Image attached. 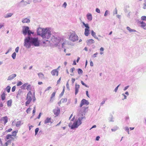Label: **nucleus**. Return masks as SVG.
Instances as JSON below:
<instances>
[{
	"label": "nucleus",
	"instance_id": "obj_46",
	"mask_svg": "<svg viewBox=\"0 0 146 146\" xmlns=\"http://www.w3.org/2000/svg\"><path fill=\"white\" fill-rule=\"evenodd\" d=\"M84 26L86 27L85 29H90V27L89 26V25L88 24H86L84 25Z\"/></svg>",
	"mask_w": 146,
	"mask_h": 146
},
{
	"label": "nucleus",
	"instance_id": "obj_23",
	"mask_svg": "<svg viewBox=\"0 0 146 146\" xmlns=\"http://www.w3.org/2000/svg\"><path fill=\"white\" fill-rule=\"evenodd\" d=\"M140 23L141 25V27L142 28H144L146 26V23L143 21H140Z\"/></svg>",
	"mask_w": 146,
	"mask_h": 146
},
{
	"label": "nucleus",
	"instance_id": "obj_10",
	"mask_svg": "<svg viewBox=\"0 0 146 146\" xmlns=\"http://www.w3.org/2000/svg\"><path fill=\"white\" fill-rule=\"evenodd\" d=\"M60 112V109L58 107L57 108V109H55L53 110V112L54 114L57 116L59 114Z\"/></svg>",
	"mask_w": 146,
	"mask_h": 146
},
{
	"label": "nucleus",
	"instance_id": "obj_4",
	"mask_svg": "<svg viewBox=\"0 0 146 146\" xmlns=\"http://www.w3.org/2000/svg\"><path fill=\"white\" fill-rule=\"evenodd\" d=\"M85 119L86 117H79L77 120L74 122L72 125H71L70 124L68 125V126L70 127L71 129H74L75 128H77L80 124H81L82 122L81 121L83 119Z\"/></svg>",
	"mask_w": 146,
	"mask_h": 146
},
{
	"label": "nucleus",
	"instance_id": "obj_40",
	"mask_svg": "<svg viewBox=\"0 0 146 146\" xmlns=\"http://www.w3.org/2000/svg\"><path fill=\"white\" fill-rule=\"evenodd\" d=\"M109 13V11L108 10H106L104 16L106 17Z\"/></svg>",
	"mask_w": 146,
	"mask_h": 146
},
{
	"label": "nucleus",
	"instance_id": "obj_44",
	"mask_svg": "<svg viewBox=\"0 0 146 146\" xmlns=\"http://www.w3.org/2000/svg\"><path fill=\"white\" fill-rule=\"evenodd\" d=\"M117 13V8H115V10L113 11V15L116 14Z\"/></svg>",
	"mask_w": 146,
	"mask_h": 146
},
{
	"label": "nucleus",
	"instance_id": "obj_54",
	"mask_svg": "<svg viewBox=\"0 0 146 146\" xmlns=\"http://www.w3.org/2000/svg\"><path fill=\"white\" fill-rule=\"evenodd\" d=\"M96 11L98 13H100V9L98 8H97L96 9Z\"/></svg>",
	"mask_w": 146,
	"mask_h": 146
},
{
	"label": "nucleus",
	"instance_id": "obj_36",
	"mask_svg": "<svg viewBox=\"0 0 146 146\" xmlns=\"http://www.w3.org/2000/svg\"><path fill=\"white\" fill-rule=\"evenodd\" d=\"M78 73L79 74H82L83 73V71L80 68H78Z\"/></svg>",
	"mask_w": 146,
	"mask_h": 146
},
{
	"label": "nucleus",
	"instance_id": "obj_19",
	"mask_svg": "<svg viewBox=\"0 0 146 146\" xmlns=\"http://www.w3.org/2000/svg\"><path fill=\"white\" fill-rule=\"evenodd\" d=\"M13 14L11 13H8L6 15H4V17L5 18H9L11 17Z\"/></svg>",
	"mask_w": 146,
	"mask_h": 146
},
{
	"label": "nucleus",
	"instance_id": "obj_18",
	"mask_svg": "<svg viewBox=\"0 0 146 146\" xmlns=\"http://www.w3.org/2000/svg\"><path fill=\"white\" fill-rule=\"evenodd\" d=\"M30 20L28 19H27V18H26L23 19L22 21L23 23H29L30 22Z\"/></svg>",
	"mask_w": 146,
	"mask_h": 146
},
{
	"label": "nucleus",
	"instance_id": "obj_38",
	"mask_svg": "<svg viewBox=\"0 0 146 146\" xmlns=\"http://www.w3.org/2000/svg\"><path fill=\"white\" fill-rule=\"evenodd\" d=\"M67 99L66 98H62L61 100V101L62 103H64L66 102L67 101Z\"/></svg>",
	"mask_w": 146,
	"mask_h": 146
},
{
	"label": "nucleus",
	"instance_id": "obj_28",
	"mask_svg": "<svg viewBox=\"0 0 146 146\" xmlns=\"http://www.w3.org/2000/svg\"><path fill=\"white\" fill-rule=\"evenodd\" d=\"M18 132V131H15L13 132H12V134L11 135H12V136H15L16 135V134Z\"/></svg>",
	"mask_w": 146,
	"mask_h": 146
},
{
	"label": "nucleus",
	"instance_id": "obj_26",
	"mask_svg": "<svg viewBox=\"0 0 146 146\" xmlns=\"http://www.w3.org/2000/svg\"><path fill=\"white\" fill-rule=\"evenodd\" d=\"M21 121H17L16 123V126L17 127H19L21 125Z\"/></svg>",
	"mask_w": 146,
	"mask_h": 146
},
{
	"label": "nucleus",
	"instance_id": "obj_45",
	"mask_svg": "<svg viewBox=\"0 0 146 146\" xmlns=\"http://www.w3.org/2000/svg\"><path fill=\"white\" fill-rule=\"evenodd\" d=\"M12 135L10 134H8L6 136V138L7 139H9L11 138Z\"/></svg>",
	"mask_w": 146,
	"mask_h": 146
},
{
	"label": "nucleus",
	"instance_id": "obj_52",
	"mask_svg": "<svg viewBox=\"0 0 146 146\" xmlns=\"http://www.w3.org/2000/svg\"><path fill=\"white\" fill-rule=\"evenodd\" d=\"M16 88V87L15 86H13L12 88V90H11L12 91V92H14Z\"/></svg>",
	"mask_w": 146,
	"mask_h": 146
},
{
	"label": "nucleus",
	"instance_id": "obj_62",
	"mask_svg": "<svg viewBox=\"0 0 146 146\" xmlns=\"http://www.w3.org/2000/svg\"><path fill=\"white\" fill-rule=\"evenodd\" d=\"M19 47L18 46L15 49V51L16 52H18L19 51Z\"/></svg>",
	"mask_w": 146,
	"mask_h": 146
},
{
	"label": "nucleus",
	"instance_id": "obj_53",
	"mask_svg": "<svg viewBox=\"0 0 146 146\" xmlns=\"http://www.w3.org/2000/svg\"><path fill=\"white\" fill-rule=\"evenodd\" d=\"M67 6V3L66 2H64L62 5V7L65 8Z\"/></svg>",
	"mask_w": 146,
	"mask_h": 146
},
{
	"label": "nucleus",
	"instance_id": "obj_5",
	"mask_svg": "<svg viewBox=\"0 0 146 146\" xmlns=\"http://www.w3.org/2000/svg\"><path fill=\"white\" fill-rule=\"evenodd\" d=\"M70 35L69 37V39L71 41L74 42L78 40V37L76 34L75 32L71 31L70 32Z\"/></svg>",
	"mask_w": 146,
	"mask_h": 146
},
{
	"label": "nucleus",
	"instance_id": "obj_48",
	"mask_svg": "<svg viewBox=\"0 0 146 146\" xmlns=\"http://www.w3.org/2000/svg\"><path fill=\"white\" fill-rule=\"evenodd\" d=\"M39 128H36L35 130V135H36L37 133H38V131H39Z\"/></svg>",
	"mask_w": 146,
	"mask_h": 146
},
{
	"label": "nucleus",
	"instance_id": "obj_27",
	"mask_svg": "<svg viewBox=\"0 0 146 146\" xmlns=\"http://www.w3.org/2000/svg\"><path fill=\"white\" fill-rule=\"evenodd\" d=\"M119 129V127L116 126H114L113 129H111L112 131H115Z\"/></svg>",
	"mask_w": 146,
	"mask_h": 146
},
{
	"label": "nucleus",
	"instance_id": "obj_33",
	"mask_svg": "<svg viewBox=\"0 0 146 146\" xmlns=\"http://www.w3.org/2000/svg\"><path fill=\"white\" fill-rule=\"evenodd\" d=\"M107 100V98H104L103 99V101L101 103L100 105L101 106H102L104 103H105V102Z\"/></svg>",
	"mask_w": 146,
	"mask_h": 146
},
{
	"label": "nucleus",
	"instance_id": "obj_47",
	"mask_svg": "<svg viewBox=\"0 0 146 146\" xmlns=\"http://www.w3.org/2000/svg\"><path fill=\"white\" fill-rule=\"evenodd\" d=\"M125 130L127 131L128 134H129V129L128 127H126L125 128Z\"/></svg>",
	"mask_w": 146,
	"mask_h": 146
},
{
	"label": "nucleus",
	"instance_id": "obj_56",
	"mask_svg": "<svg viewBox=\"0 0 146 146\" xmlns=\"http://www.w3.org/2000/svg\"><path fill=\"white\" fill-rule=\"evenodd\" d=\"M33 95H34V96H33V102H34L36 100V98L35 97V95L34 92V93Z\"/></svg>",
	"mask_w": 146,
	"mask_h": 146
},
{
	"label": "nucleus",
	"instance_id": "obj_39",
	"mask_svg": "<svg viewBox=\"0 0 146 146\" xmlns=\"http://www.w3.org/2000/svg\"><path fill=\"white\" fill-rule=\"evenodd\" d=\"M69 81V80L67 81L66 84V88H67V89L69 90H70V87H69V84H68Z\"/></svg>",
	"mask_w": 146,
	"mask_h": 146
},
{
	"label": "nucleus",
	"instance_id": "obj_25",
	"mask_svg": "<svg viewBox=\"0 0 146 146\" xmlns=\"http://www.w3.org/2000/svg\"><path fill=\"white\" fill-rule=\"evenodd\" d=\"M65 88V87L64 86L62 92H61V94L59 95V97H60V98H61L63 95L64 92Z\"/></svg>",
	"mask_w": 146,
	"mask_h": 146
},
{
	"label": "nucleus",
	"instance_id": "obj_17",
	"mask_svg": "<svg viewBox=\"0 0 146 146\" xmlns=\"http://www.w3.org/2000/svg\"><path fill=\"white\" fill-rule=\"evenodd\" d=\"M1 120L3 121L5 124L8 121V117L7 116L3 117L2 118Z\"/></svg>",
	"mask_w": 146,
	"mask_h": 146
},
{
	"label": "nucleus",
	"instance_id": "obj_59",
	"mask_svg": "<svg viewBox=\"0 0 146 146\" xmlns=\"http://www.w3.org/2000/svg\"><path fill=\"white\" fill-rule=\"evenodd\" d=\"M11 140H9L8 141H7L6 142V144H8V145L11 144Z\"/></svg>",
	"mask_w": 146,
	"mask_h": 146
},
{
	"label": "nucleus",
	"instance_id": "obj_55",
	"mask_svg": "<svg viewBox=\"0 0 146 146\" xmlns=\"http://www.w3.org/2000/svg\"><path fill=\"white\" fill-rule=\"evenodd\" d=\"M30 3H27V1H24V3H23V5L24 6H26V5L27 4H30Z\"/></svg>",
	"mask_w": 146,
	"mask_h": 146
},
{
	"label": "nucleus",
	"instance_id": "obj_30",
	"mask_svg": "<svg viewBox=\"0 0 146 146\" xmlns=\"http://www.w3.org/2000/svg\"><path fill=\"white\" fill-rule=\"evenodd\" d=\"M113 116L112 115H110V116L109 117L108 119L110 122H113L114 121L113 120Z\"/></svg>",
	"mask_w": 146,
	"mask_h": 146
},
{
	"label": "nucleus",
	"instance_id": "obj_7",
	"mask_svg": "<svg viewBox=\"0 0 146 146\" xmlns=\"http://www.w3.org/2000/svg\"><path fill=\"white\" fill-rule=\"evenodd\" d=\"M88 108L87 107H84L83 108H82L83 110L82 112L81 111V109H78V116L80 117L81 116V117H83V115H85L86 111ZM84 117L85 116H84Z\"/></svg>",
	"mask_w": 146,
	"mask_h": 146
},
{
	"label": "nucleus",
	"instance_id": "obj_15",
	"mask_svg": "<svg viewBox=\"0 0 146 146\" xmlns=\"http://www.w3.org/2000/svg\"><path fill=\"white\" fill-rule=\"evenodd\" d=\"M86 16L88 20L90 21H91L92 20V17L91 13H88L86 15Z\"/></svg>",
	"mask_w": 146,
	"mask_h": 146
},
{
	"label": "nucleus",
	"instance_id": "obj_2",
	"mask_svg": "<svg viewBox=\"0 0 146 146\" xmlns=\"http://www.w3.org/2000/svg\"><path fill=\"white\" fill-rule=\"evenodd\" d=\"M50 29L49 28L44 29L43 28L39 27L37 29V35L41 36L44 40L47 41L48 40H47L50 37L51 35Z\"/></svg>",
	"mask_w": 146,
	"mask_h": 146
},
{
	"label": "nucleus",
	"instance_id": "obj_8",
	"mask_svg": "<svg viewBox=\"0 0 146 146\" xmlns=\"http://www.w3.org/2000/svg\"><path fill=\"white\" fill-rule=\"evenodd\" d=\"M89 103L88 100L85 99H83L81 101V103L80 105V107H82L83 105H89Z\"/></svg>",
	"mask_w": 146,
	"mask_h": 146
},
{
	"label": "nucleus",
	"instance_id": "obj_13",
	"mask_svg": "<svg viewBox=\"0 0 146 146\" xmlns=\"http://www.w3.org/2000/svg\"><path fill=\"white\" fill-rule=\"evenodd\" d=\"M51 118H49L48 117H47L46 118V119L44 120V123L45 124H46L47 123H52V122L51 121Z\"/></svg>",
	"mask_w": 146,
	"mask_h": 146
},
{
	"label": "nucleus",
	"instance_id": "obj_51",
	"mask_svg": "<svg viewBox=\"0 0 146 146\" xmlns=\"http://www.w3.org/2000/svg\"><path fill=\"white\" fill-rule=\"evenodd\" d=\"M22 84V82H21V81H19L17 83V86H21Z\"/></svg>",
	"mask_w": 146,
	"mask_h": 146
},
{
	"label": "nucleus",
	"instance_id": "obj_21",
	"mask_svg": "<svg viewBox=\"0 0 146 146\" xmlns=\"http://www.w3.org/2000/svg\"><path fill=\"white\" fill-rule=\"evenodd\" d=\"M89 29H85L84 34L86 36H88L89 33Z\"/></svg>",
	"mask_w": 146,
	"mask_h": 146
},
{
	"label": "nucleus",
	"instance_id": "obj_22",
	"mask_svg": "<svg viewBox=\"0 0 146 146\" xmlns=\"http://www.w3.org/2000/svg\"><path fill=\"white\" fill-rule=\"evenodd\" d=\"M12 102V101L11 99L8 100L7 102V105L8 107H10L11 106V104Z\"/></svg>",
	"mask_w": 146,
	"mask_h": 146
},
{
	"label": "nucleus",
	"instance_id": "obj_57",
	"mask_svg": "<svg viewBox=\"0 0 146 146\" xmlns=\"http://www.w3.org/2000/svg\"><path fill=\"white\" fill-rule=\"evenodd\" d=\"M75 70V68H71L70 70V71L72 73H73V71Z\"/></svg>",
	"mask_w": 146,
	"mask_h": 146
},
{
	"label": "nucleus",
	"instance_id": "obj_64",
	"mask_svg": "<svg viewBox=\"0 0 146 146\" xmlns=\"http://www.w3.org/2000/svg\"><path fill=\"white\" fill-rule=\"evenodd\" d=\"M143 5V8L144 9H146V3H144Z\"/></svg>",
	"mask_w": 146,
	"mask_h": 146
},
{
	"label": "nucleus",
	"instance_id": "obj_1",
	"mask_svg": "<svg viewBox=\"0 0 146 146\" xmlns=\"http://www.w3.org/2000/svg\"><path fill=\"white\" fill-rule=\"evenodd\" d=\"M22 33L25 36L24 40V46L26 48H30L31 45L35 46H38L40 45V42L38 38L33 37L31 36V34L33 35L34 32L31 31L28 26L23 27Z\"/></svg>",
	"mask_w": 146,
	"mask_h": 146
},
{
	"label": "nucleus",
	"instance_id": "obj_24",
	"mask_svg": "<svg viewBox=\"0 0 146 146\" xmlns=\"http://www.w3.org/2000/svg\"><path fill=\"white\" fill-rule=\"evenodd\" d=\"M1 99L2 100H4L5 99V95L4 92H3L1 95Z\"/></svg>",
	"mask_w": 146,
	"mask_h": 146
},
{
	"label": "nucleus",
	"instance_id": "obj_60",
	"mask_svg": "<svg viewBox=\"0 0 146 146\" xmlns=\"http://www.w3.org/2000/svg\"><path fill=\"white\" fill-rule=\"evenodd\" d=\"M129 87V86L128 85L125 87L123 89V90L124 91L126 90Z\"/></svg>",
	"mask_w": 146,
	"mask_h": 146
},
{
	"label": "nucleus",
	"instance_id": "obj_34",
	"mask_svg": "<svg viewBox=\"0 0 146 146\" xmlns=\"http://www.w3.org/2000/svg\"><path fill=\"white\" fill-rule=\"evenodd\" d=\"M55 94H56V92H53L52 93V94L51 95V98H50L51 99H50V102L51 101V100H52V99L55 96Z\"/></svg>",
	"mask_w": 146,
	"mask_h": 146
},
{
	"label": "nucleus",
	"instance_id": "obj_63",
	"mask_svg": "<svg viewBox=\"0 0 146 146\" xmlns=\"http://www.w3.org/2000/svg\"><path fill=\"white\" fill-rule=\"evenodd\" d=\"M12 130V129L11 128H10L6 131V132H10Z\"/></svg>",
	"mask_w": 146,
	"mask_h": 146
},
{
	"label": "nucleus",
	"instance_id": "obj_58",
	"mask_svg": "<svg viewBox=\"0 0 146 146\" xmlns=\"http://www.w3.org/2000/svg\"><path fill=\"white\" fill-rule=\"evenodd\" d=\"M122 95L124 96V99H123L122 100H124V99H127V96L123 93L122 94Z\"/></svg>",
	"mask_w": 146,
	"mask_h": 146
},
{
	"label": "nucleus",
	"instance_id": "obj_37",
	"mask_svg": "<svg viewBox=\"0 0 146 146\" xmlns=\"http://www.w3.org/2000/svg\"><path fill=\"white\" fill-rule=\"evenodd\" d=\"M31 88V85L29 84L27 86L26 89L28 90H30Z\"/></svg>",
	"mask_w": 146,
	"mask_h": 146
},
{
	"label": "nucleus",
	"instance_id": "obj_41",
	"mask_svg": "<svg viewBox=\"0 0 146 146\" xmlns=\"http://www.w3.org/2000/svg\"><path fill=\"white\" fill-rule=\"evenodd\" d=\"M81 83L84 86L86 87L87 88L89 87V86H87L86 84L85 83H84L83 81H81Z\"/></svg>",
	"mask_w": 146,
	"mask_h": 146
},
{
	"label": "nucleus",
	"instance_id": "obj_32",
	"mask_svg": "<svg viewBox=\"0 0 146 146\" xmlns=\"http://www.w3.org/2000/svg\"><path fill=\"white\" fill-rule=\"evenodd\" d=\"M16 53L15 52H13L11 56L12 58L13 59H15L16 58Z\"/></svg>",
	"mask_w": 146,
	"mask_h": 146
},
{
	"label": "nucleus",
	"instance_id": "obj_11",
	"mask_svg": "<svg viewBox=\"0 0 146 146\" xmlns=\"http://www.w3.org/2000/svg\"><path fill=\"white\" fill-rule=\"evenodd\" d=\"M80 88V86L79 84H77V83H76L75 85V95H77L79 89Z\"/></svg>",
	"mask_w": 146,
	"mask_h": 146
},
{
	"label": "nucleus",
	"instance_id": "obj_3",
	"mask_svg": "<svg viewBox=\"0 0 146 146\" xmlns=\"http://www.w3.org/2000/svg\"><path fill=\"white\" fill-rule=\"evenodd\" d=\"M51 41L57 46H61L62 48H64V45L67 43L66 41L63 38L55 36H53L51 38Z\"/></svg>",
	"mask_w": 146,
	"mask_h": 146
},
{
	"label": "nucleus",
	"instance_id": "obj_16",
	"mask_svg": "<svg viewBox=\"0 0 146 146\" xmlns=\"http://www.w3.org/2000/svg\"><path fill=\"white\" fill-rule=\"evenodd\" d=\"M91 34L95 38L97 39L98 40H100L98 38L97 36L96 35V33L94 32V31L93 30L91 31Z\"/></svg>",
	"mask_w": 146,
	"mask_h": 146
},
{
	"label": "nucleus",
	"instance_id": "obj_6",
	"mask_svg": "<svg viewBox=\"0 0 146 146\" xmlns=\"http://www.w3.org/2000/svg\"><path fill=\"white\" fill-rule=\"evenodd\" d=\"M32 95V93L31 91H29L27 94L26 99L27 101L25 102V105L27 106L30 104L32 100V98L31 96Z\"/></svg>",
	"mask_w": 146,
	"mask_h": 146
},
{
	"label": "nucleus",
	"instance_id": "obj_35",
	"mask_svg": "<svg viewBox=\"0 0 146 146\" xmlns=\"http://www.w3.org/2000/svg\"><path fill=\"white\" fill-rule=\"evenodd\" d=\"M38 75L39 76V77L40 78H42L43 77H44V75L42 73H39L38 74Z\"/></svg>",
	"mask_w": 146,
	"mask_h": 146
},
{
	"label": "nucleus",
	"instance_id": "obj_61",
	"mask_svg": "<svg viewBox=\"0 0 146 146\" xmlns=\"http://www.w3.org/2000/svg\"><path fill=\"white\" fill-rule=\"evenodd\" d=\"M51 88V87L49 86L45 90L44 92H45L46 91L49 90Z\"/></svg>",
	"mask_w": 146,
	"mask_h": 146
},
{
	"label": "nucleus",
	"instance_id": "obj_29",
	"mask_svg": "<svg viewBox=\"0 0 146 146\" xmlns=\"http://www.w3.org/2000/svg\"><path fill=\"white\" fill-rule=\"evenodd\" d=\"M10 90L11 87L9 86H7L5 89V90H6L8 93H9L10 92Z\"/></svg>",
	"mask_w": 146,
	"mask_h": 146
},
{
	"label": "nucleus",
	"instance_id": "obj_20",
	"mask_svg": "<svg viewBox=\"0 0 146 146\" xmlns=\"http://www.w3.org/2000/svg\"><path fill=\"white\" fill-rule=\"evenodd\" d=\"M127 30L129 31L130 33H132L133 32H136V31L135 29H132L130 28L129 27H126Z\"/></svg>",
	"mask_w": 146,
	"mask_h": 146
},
{
	"label": "nucleus",
	"instance_id": "obj_31",
	"mask_svg": "<svg viewBox=\"0 0 146 146\" xmlns=\"http://www.w3.org/2000/svg\"><path fill=\"white\" fill-rule=\"evenodd\" d=\"M27 83H25L23 84L21 87V89H25V88L27 86Z\"/></svg>",
	"mask_w": 146,
	"mask_h": 146
},
{
	"label": "nucleus",
	"instance_id": "obj_9",
	"mask_svg": "<svg viewBox=\"0 0 146 146\" xmlns=\"http://www.w3.org/2000/svg\"><path fill=\"white\" fill-rule=\"evenodd\" d=\"M60 67V66H59L57 69H54L51 71V73L52 76H55L56 75V76H57L58 75V72L57 70Z\"/></svg>",
	"mask_w": 146,
	"mask_h": 146
},
{
	"label": "nucleus",
	"instance_id": "obj_14",
	"mask_svg": "<svg viewBox=\"0 0 146 146\" xmlns=\"http://www.w3.org/2000/svg\"><path fill=\"white\" fill-rule=\"evenodd\" d=\"M86 42L88 45H90L94 43V41L92 39H89L87 40Z\"/></svg>",
	"mask_w": 146,
	"mask_h": 146
},
{
	"label": "nucleus",
	"instance_id": "obj_49",
	"mask_svg": "<svg viewBox=\"0 0 146 146\" xmlns=\"http://www.w3.org/2000/svg\"><path fill=\"white\" fill-rule=\"evenodd\" d=\"M98 54V53L97 52H96L92 56V58H94L97 56V55Z\"/></svg>",
	"mask_w": 146,
	"mask_h": 146
},
{
	"label": "nucleus",
	"instance_id": "obj_12",
	"mask_svg": "<svg viewBox=\"0 0 146 146\" xmlns=\"http://www.w3.org/2000/svg\"><path fill=\"white\" fill-rule=\"evenodd\" d=\"M16 76V74H13L9 76L7 79V80H11L14 79Z\"/></svg>",
	"mask_w": 146,
	"mask_h": 146
},
{
	"label": "nucleus",
	"instance_id": "obj_42",
	"mask_svg": "<svg viewBox=\"0 0 146 146\" xmlns=\"http://www.w3.org/2000/svg\"><path fill=\"white\" fill-rule=\"evenodd\" d=\"M141 20H142L143 21H146V16H142L141 17Z\"/></svg>",
	"mask_w": 146,
	"mask_h": 146
},
{
	"label": "nucleus",
	"instance_id": "obj_50",
	"mask_svg": "<svg viewBox=\"0 0 146 146\" xmlns=\"http://www.w3.org/2000/svg\"><path fill=\"white\" fill-rule=\"evenodd\" d=\"M120 84H119V85H118L116 88H115V89H114V91L115 92H117V91L118 90V87L119 86H120Z\"/></svg>",
	"mask_w": 146,
	"mask_h": 146
},
{
	"label": "nucleus",
	"instance_id": "obj_43",
	"mask_svg": "<svg viewBox=\"0 0 146 146\" xmlns=\"http://www.w3.org/2000/svg\"><path fill=\"white\" fill-rule=\"evenodd\" d=\"M42 0H33V2L34 3H36L39 2H40Z\"/></svg>",
	"mask_w": 146,
	"mask_h": 146
}]
</instances>
